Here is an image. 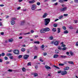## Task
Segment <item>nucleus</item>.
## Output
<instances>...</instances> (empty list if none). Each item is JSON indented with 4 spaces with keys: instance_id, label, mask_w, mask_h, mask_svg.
I'll use <instances>...</instances> for the list:
<instances>
[{
    "instance_id": "1",
    "label": "nucleus",
    "mask_w": 78,
    "mask_h": 78,
    "mask_svg": "<svg viewBox=\"0 0 78 78\" xmlns=\"http://www.w3.org/2000/svg\"><path fill=\"white\" fill-rule=\"evenodd\" d=\"M44 23L45 25H47L50 23V19L46 18L44 19Z\"/></svg>"
},
{
    "instance_id": "2",
    "label": "nucleus",
    "mask_w": 78,
    "mask_h": 78,
    "mask_svg": "<svg viewBox=\"0 0 78 78\" xmlns=\"http://www.w3.org/2000/svg\"><path fill=\"white\" fill-rule=\"evenodd\" d=\"M36 8H37V5H36L34 4L32 5L31 9L32 10H35Z\"/></svg>"
},
{
    "instance_id": "3",
    "label": "nucleus",
    "mask_w": 78,
    "mask_h": 78,
    "mask_svg": "<svg viewBox=\"0 0 78 78\" xmlns=\"http://www.w3.org/2000/svg\"><path fill=\"white\" fill-rule=\"evenodd\" d=\"M67 8V7L62 8L60 9V11H61V12H64V11H66Z\"/></svg>"
},
{
    "instance_id": "4",
    "label": "nucleus",
    "mask_w": 78,
    "mask_h": 78,
    "mask_svg": "<svg viewBox=\"0 0 78 78\" xmlns=\"http://www.w3.org/2000/svg\"><path fill=\"white\" fill-rule=\"evenodd\" d=\"M13 52L14 53H15V54H16V55H18L19 53V51L17 50H15L13 51Z\"/></svg>"
},
{
    "instance_id": "5",
    "label": "nucleus",
    "mask_w": 78,
    "mask_h": 78,
    "mask_svg": "<svg viewBox=\"0 0 78 78\" xmlns=\"http://www.w3.org/2000/svg\"><path fill=\"white\" fill-rule=\"evenodd\" d=\"M29 57V55H24L23 56V59H26V60Z\"/></svg>"
},
{
    "instance_id": "6",
    "label": "nucleus",
    "mask_w": 78,
    "mask_h": 78,
    "mask_svg": "<svg viewBox=\"0 0 78 78\" xmlns=\"http://www.w3.org/2000/svg\"><path fill=\"white\" fill-rule=\"evenodd\" d=\"M40 33H45V29L44 28H43L40 30Z\"/></svg>"
},
{
    "instance_id": "7",
    "label": "nucleus",
    "mask_w": 78,
    "mask_h": 78,
    "mask_svg": "<svg viewBox=\"0 0 78 78\" xmlns=\"http://www.w3.org/2000/svg\"><path fill=\"white\" fill-rule=\"evenodd\" d=\"M67 71H62L61 72V74H62V75H66V74H67Z\"/></svg>"
},
{
    "instance_id": "8",
    "label": "nucleus",
    "mask_w": 78,
    "mask_h": 78,
    "mask_svg": "<svg viewBox=\"0 0 78 78\" xmlns=\"http://www.w3.org/2000/svg\"><path fill=\"white\" fill-rule=\"evenodd\" d=\"M48 16V14L47 13H45L42 16L43 18H45Z\"/></svg>"
},
{
    "instance_id": "9",
    "label": "nucleus",
    "mask_w": 78,
    "mask_h": 78,
    "mask_svg": "<svg viewBox=\"0 0 78 78\" xmlns=\"http://www.w3.org/2000/svg\"><path fill=\"white\" fill-rule=\"evenodd\" d=\"M44 30L45 31V32H47V31H50V28L48 27H47L46 28H44Z\"/></svg>"
},
{
    "instance_id": "10",
    "label": "nucleus",
    "mask_w": 78,
    "mask_h": 78,
    "mask_svg": "<svg viewBox=\"0 0 78 78\" xmlns=\"http://www.w3.org/2000/svg\"><path fill=\"white\" fill-rule=\"evenodd\" d=\"M68 0H59V2L60 3H63L64 2H67Z\"/></svg>"
},
{
    "instance_id": "11",
    "label": "nucleus",
    "mask_w": 78,
    "mask_h": 78,
    "mask_svg": "<svg viewBox=\"0 0 78 78\" xmlns=\"http://www.w3.org/2000/svg\"><path fill=\"white\" fill-rule=\"evenodd\" d=\"M58 44H59V43H58V41H55L54 42V45L56 46H58Z\"/></svg>"
},
{
    "instance_id": "12",
    "label": "nucleus",
    "mask_w": 78,
    "mask_h": 78,
    "mask_svg": "<svg viewBox=\"0 0 78 78\" xmlns=\"http://www.w3.org/2000/svg\"><path fill=\"white\" fill-rule=\"evenodd\" d=\"M58 56L59 55H58L55 54L53 56V58H57Z\"/></svg>"
},
{
    "instance_id": "13",
    "label": "nucleus",
    "mask_w": 78,
    "mask_h": 78,
    "mask_svg": "<svg viewBox=\"0 0 78 78\" xmlns=\"http://www.w3.org/2000/svg\"><path fill=\"white\" fill-rule=\"evenodd\" d=\"M15 23H16V22L14 20H12L11 22V23L12 25H14L15 24Z\"/></svg>"
},
{
    "instance_id": "14",
    "label": "nucleus",
    "mask_w": 78,
    "mask_h": 78,
    "mask_svg": "<svg viewBox=\"0 0 78 78\" xmlns=\"http://www.w3.org/2000/svg\"><path fill=\"white\" fill-rule=\"evenodd\" d=\"M35 2V0H32L31 1H30L29 2V3H34Z\"/></svg>"
},
{
    "instance_id": "15",
    "label": "nucleus",
    "mask_w": 78,
    "mask_h": 78,
    "mask_svg": "<svg viewBox=\"0 0 78 78\" xmlns=\"http://www.w3.org/2000/svg\"><path fill=\"white\" fill-rule=\"evenodd\" d=\"M61 32V29L59 28H57V33H59Z\"/></svg>"
},
{
    "instance_id": "16",
    "label": "nucleus",
    "mask_w": 78,
    "mask_h": 78,
    "mask_svg": "<svg viewBox=\"0 0 78 78\" xmlns=\"http://www.w3.org/2000/svg\"><path fill=\"white\" fill-rule=\"evenodd\" d=\"M57 48L58 49V50H62V47H61V46H58V47Z\"/></svg>"
},
{
    "instance_id": "17",
    "label": "nucleus",
    "mask_w": 78,
    "mask_h": 78,
    "mask_svg": "<svg viewBox=\"0 0 78 78\" xmlns=\"http://www.w3.org/2000/svg\"><path fill=\"white\" fill-rule=\"evenodd\" d=\"M55 54H58V53H59V50H55Z\"/></svg>"
},
{
    "instance_id": "18",
    "label": "nucleus",
    "mask_w": 78,
    "mask_h": 78,
    "mask_svg": "<svg viewBox=\"0 0 78 78\" xmlns=\"http://www.w3.org/2000/svg\"><path fill=\"white\" fill-rule=\"evenodd\" d=\"M44 67L46 69H51V68L49 66H44Z\"/></svg>"
},
{
    "instance_id": "19",
    "label": "nucleus",
    "mask_w": 78,
    "mask_h": 78,
    "mask_svg": "<svg viewBox=\"0 0 78 78\" xmlns=\"http://www.w3.org/2000/svg\"><path fill=\"white\" fill-rule=\"evenodd\" d=\"M60 57L62 58H67V56L61 55L60 56Z\"/></svg>"
},
{
    "instance_id": "20",
    "label": "nucleus",
    "mask_w": 78,
    "mask_h": 78,
    "mask_svg": "<svg viewBox=\"0 0 78 78\" xmlns=\"http://www.w3.org/2000/svg\"><path fill=\"white\" fill-rule=\"evenodd\" d=\"M25 50H26V49L24 48H22L21 49V51H23V52H24V51H25Z\"/></svg>"
},
{
    "instance_id": "21",
    "label": "nucleus",
    "mask_w": 78,
    "mask_h": 78,
    "mask_svg": "<svg viewBox=\"0 0 78 78\" xmlns=\"http://www.w3.org/2000/svg\"><path fill=\"white\" fill-rule=\"evenodd\" d=\"M35 44H39L40 42L39 41H35L34 42Z\"/></svg>"
},
{
    "instance_id": "22",
    "label": "nucleus",
    "mask_w": 78,
    "mask_h": 78,
    "mask_svg": "<svg viewBox=\"0 0 78 78\" xmlns=\"http://www.w3.org/2000/svg\"><path fill=\"white\" fill-rule=\"evenodd\" d=\"M68 63L69 64H74V63H73V62L72 61H70L68 62Z\"/></svg>"
},
{
    "instance_id": "23",
    "label": "nucleus",
    "mask_w": 78,
    "mask_h": 78,
    "mask_svg": "<svg viewBox=\"0 0 78 78\" xmlns=\"http://www.w3.org/2000/svg\"><path fill=\"white\" fill-rule=\"evenodd\" d=\"M22 70L23 72H26V69L24 67H23L22 69Z\"/></svg>"
},
{
    "instance_id": "24",
    "label": "nucleus",
    "mask_w": 78,
    "mask_h": 78,
    "mask_svg": "<svg viewBox=\"0 0 78 78\" xmlns=\"http://www.w3.org/2000/svg\"><path fill=\"white\" fill-rule=\"evenodd\" d=\"M52 30L53 31H54V32H56V29L55 28H53L52 29Z\"/></svg>"
},
{
    "instance_id": "25",
    "label": "nucleus",
    "mask_w": 78,
    "mask_h": 78,
    "mask_svg": "<svg viewBox=\"0 0 78 78\" xmlns=\"http://www.w3.org/2000/svg\"><path fill=\"white\" fill-rule=\"evenodd\" d=\"M68 33H69V32L67 30H65L64 31V33H65V34H67Z\"/></svg>"
},
{
    "instance_id": "26",
    "label": "nucleus",
    "mask_w": 78,
    "mask_h": 78,
    "mask_svg": "<svg viewBox=\"0 0 78 78\" xmlns=\"http://www.w3.org/2000/svg\"><path fill=\"white\" fill-rule=\"evenodd\" d=\"M9 42H12L13 41V39L12 38H11L9 40Z\"/></svg>"
},
{
    "instance_id": "27",
    "label": "nucleus",
    "mask_w": 78,
    "mask_h": 78,
    "mask_svg": "<svg viewBox=\"0 0 78 78\" xmlns=\"http://www.w3.org/2000/svg\"><path fill=\"white\" fill-rule=\"evenodd\" d=\"M53 66H54V67H55L56 69H60L59 68V67H58V66H55V65H54Z\"/></svg>"
},
{
    "instance_id": "28",
    "label": "nucleus",
    "mask_w": 78,
    "mask_h": 78,
    "mask_svg": "<svg viewBox=\"0 0 78 78\" xmlns=\"http://www.w3.org/2000/svg\"><path fill=\"white\" fill-rule=\"evenodd\" d=\"M49 38L50 40H53V37L52 36L49 37Z\"/></svg>"
},
{
    "instance_id": "29",
    "label": "nucleus",
    "mask_w": 78,
    "mask_h": 78,
    "mask_svg": "<svg viewBox=\"0 0 78 78\" xmlns=\"http://www.w3.org/2000/svg\"><path fill=\"white\" fill-rule=\"evenodd\" d=\"M63 17V16H59L58 19L59 20H60L61 19H62V18Z\"/></svg>"
},
{
    "instance_id": "30",
    "label": "nucleus",
    "mask_w": 78,
    "mask_h": 78,
    "mask_svg": "<svg viewBox=\"0 0 78 78\" xmlns=\"http://www.w3.org/2000/svg\"><path fill=\"white\" fill-rule=\"evenodd\" d=\"M67 49V48L66 47H64V48H62V50L63 51H64V50H66Z\"/></svg>"
},
{
    "instance_id": "31",
    "label": "nucleus",
    "mask_w": 78,
    "mask_h": 78,
    "mask_svg": "<svg viewBox=\"0 0 78 78\" xmlns=\"http://www.w3.org/2000/svg\"><path fill=\"white\" fill-rule=\"evenodd\" d=\"M25 22L24 21H23L22 22H21V25H24V23H25Z\"/></svg>"
},
{
    "instance_id": "32",
    "label": "nucleus",
    "mask_w": 78,
    "mask_h": 78,
    "mask_svg": "<svg viewBox=\"0 0 78 78\" xmlns=\"http://www.w3.org/2000/svg\"><path fill=\"white\" fill-rule=\"evenodd\" d=\"M34 76H35V77H36V76H38V75L36 73H35L34 74Z\"/></svg>"
},
{
    "instance_id": "33",
    "label": "nucleus",
    "mask_w": 78,
    "mask_h": 78,
    "mask_svg": "<svg viewBox=\"0 0 78 78\" xmlns=\"http://www.w3.org/2000/svg\"><path fill=\"white\" fill-rule=\"evenodd\" d=\"M53 27H57V26H58V24H54L53 25Z\"/></svg>"
},
{
    "instance_id": "34",
    "label": "nucleus",
    "mask_w": 78,
    "mask_h": 78,
    "mask_svg": "<svg viewBox=\"0 0 78 78\" xmlns=\"http://www.w3.org/2000/svg\"><path fill=\"white\" fill-rule=\"evenodd\" d=\"M41 48H44V47H45V45H44L43 44L41 45Z\"/></svg>"
},
{
    "instance_id": "35",
    "label": "nucleus",
    "mask_w": 78,
    "mask_h": 78,
    "mask_svg": "<svg viewBox=\"0 0 78 78\" xmlns=\"http://www.w3.org/2000/svg\"><path fill=\"white\" fill-rule=\"evenodd\" d=\"M64 65V64L63 63H61L59 64V66H63Z\"/></svg>"
},
{
    "instance_id": "36",
    "label": "nucleus",
    "mask_w": 78,
    "mask_h": 78,
    "mask_svg": "<svg viewBox=\"0 0 78 78\" xmlns=\"http://www.w3.org/2000/svg\"><path fill=\"white\" fill-rule=\"evenodd\" d=\"M69 67H66L65 68V70H69Z\"/></svg>"
},
{
    "instance_id": "37",
    "label": "nucleus",
    "mask_w": 78,
    "mask_h": 78,
    "mask_svg": "<svg viewBox=\"0 0 78 78\" xmlns=\"http://www.w3.org/2000/svg\"><path fill=\"white\" fill-rule=\"evenodd\" d=\"M7 56H12V54H11L10 53H7Z\"/></svg>"
},
{
    "instance_id": "38",
    "label": "nucleus",
    "mask_w": 78,
    "mask_h": 78,
    "mask_svg": "<svg viewBox=\"0 0 78 78\" xmlns=\"http://www.w3.org/2000/svg\"><path fill=\"white\" fill-rule=\"evenodd\" d=\"M5 53L3 52L1 54V56H5Z\"/></svg>"
},
{
    "instance_id": "39",
    "label": "nucleus",
    "mask_w": 78,
    "mask_h": 78,
    "mask_svg": "<svg viewBox=\"0 0 78 78\" xmlns=\"http://www.w3.org/2000/svg\"><path fill=\"white\" fill-rule=\"evenodd\" d=\"M30 34V32H28L27 33H24V34H23V35L24 36H25L26 34Z\"/></svg>"
},
{
    "instance_id": "40",
    "label": "nucleus",
    "mask_w": 78,
    "mask_h": 78,
    "mask_svg": "<svg viewBox=\"0 0 78 78\" xmlns=\"http://www.w3.org/2000/svg\"><path fill=\"white\" fill-rule=\"evenodd\" d=\"M22 57V55H20L18 56V59H20V58H21Z\"/></svg>"
},
{
    "instance_id": "41",
    "label": "nucleus",
    "mask_w": 78,
    "mask_h": 78,
    "mask_svg": "<svg viewBox=\"0 0 78 78\" xmlns=\"http://www.w3.org/2000/svg\"><path fill=\"white\" fill-rule=\"evenodd\" d=\"M31 62H29L27 64V66H31Z\"/></svg>"
},
{
    "instance_id": "42",
    "label": "nucleus",
    "mask_w": 78,
    "mask_h": 78,
    "mask_svg": "<svg viewBox=\"0 0 78 78\" xmlns=\"http://www.w3.org/2000/svg\"><path fill=\"white\" fill-rule=\"evenodd\" d=\"M8 72H12V69H9L8 70H7Z\"/></svg>"
},
{
    "instance_id": "43",
    "label": "nucleus",
    "mask_w": 78,
    "mask_h": 78,
    "mask_svg": "<svg viewBox=\"0 0 78 78\" xmlns=\"http://www.w3.org/2000/svg\"><path fill=\"white\" fill-rule=\"evenodd\" d=\"M9 58H10V59H13V56H10Z\"/></svg>"
},
{
    "instance_id": "44",
    "label": "nucleus",
    "mask_w": 78,
    "mask_h": 78,
    "mask_svg": "<svg viewBox=\"0 0 78 78\" xmlns=\"http://www.w3.org/2000/svg\"><path fill=\"white\" fill-rule=\"evenodd\" d=\"M63 29L64 30H66V27L65 26H63Z\"/></svg>"
},
{
    "instance_id": "45",
    "label": "nucleus",
    "mask_w": 78,
    "mask_h": 78,
    "mask_svg": "<svg viewBox=\"0 0 78 78\" xmlns=\"http://www.w3.org/2000/svg\"><path fill=\"white\" fill-rule=\"evenodd\" d=\"M37 58V55L35 56H34V59H36V58Z\"/></svg>"
},
{
    "instance_id": "46",
    "label": "nucleus",
    "mask_w": 78,
    "mask_h": 78,
    "mask_svg": "<svg viewBox=\"0 0 78 78\" xmlns=\"http://www.w3.org/2000/svg\"><path fill=\"white\" fill-rule=\"evenodd\" d=\"M35 67L36 69H37L38 68V66H37V65H36L35 66Z\"/></svg>"
},
{
    "instance_id": "47",
    "label": "nucleus",
    "mask_w": 78,
    "mask_h": 78,
    "mask_svg": "<svg viewBox=\"0 0 78 78\" xmlns=\"http://www.w3.org/2000/svg\"><path fill=\"white\" fill-rule=\"evenodd\" d=\"M66 45H64V44H63L62 45L61 47H66Z\"/></svg>"
},
{
    "instance_id": "48",
    "label": "nucleus",
    "mask_w": 78,
    "mask_h": 78,
    "mask_svg": "<svg viewBox=\"0 0 78 78\" xmlns=\"http://www.w3.org/2000/svg\"><path fill=\"white\" fill-rule=\"evenodd\" d=\"M12 20H16V18H12Z\"/></svg>"
},
{
    "instance_id": "49",
    "label": "nucleus",
    "mask_w": 78,
    "mask_h": 78,
    "mask_svg": "<svg viewBox=\"0 0 78 78\" xmlns=\"http://www.w3.org/2000/svg\"><path fill=\"white\" fill-rule=\"evenodd\" d=\"M55 42L54 41H52L51 42V44H54Z\"/></svg>"
},
{
    "instance_id": "50",
    "label": "nucleus",
    "mask_w": 78,
    "mask_h": 78,
    "mask_svg": "<svg viewBox=\"0 0 78 78\" xmlns=\"http://www.w3.org/2000/svg\"><path fill=\"white\" fill-rule=\"evenodd\" d=\"M37 5H40L41 3L39 2H38L37 3Z\"/></svg>"
},
{
    "instance_id": "51",
    "label": "nucleus",
    "mask_w": 78,
    "mask_h": 78,
    "mask_svg": "<svg viewBox=\"0 0 78 78\" xmlns=\"http://www.w3.org/2000/svg\"><path fill=\"white\" fill-rule=\"evenodd\" d=\"M74 2L75 3H78V0H75Z\"/></svg>"
},
{
    "instance_id": "52",
    "label": "nucleus",
    "mask_w": 78,
    "mask_h": 78,
    "mask_svg": "<svg viewBox=\"0 0 78 78\" xmlns=\"http://www.w3.org/2000/svg\"><path fill=\"white\" fill-rule=\"evenodd\" d=\"M47 55V53H44V56H46Z\"/></svg>"
},
{
    "instance_id": "53",
    "label": "nucleus",
    "mask_w": 78,
    "mask_h": 78,
    "mask_svg": "<svg viewBox=\"0 0 78 78\" xmlns=\"http://www.w3.org/2000/svg\"><path fill=\"white\" fill-rule=\"evenodd\" d=\"M64 16H68V14H64L63 15Z\"/></svg>"
},
{
    "instance_id": "54",
    "label": "nucleus",
    "mask_w": 78,
    "mask_h": 78,
    "mask_svg": "<svg viewBox=\"0 0 78 78\" xmlns=\"http://www.w3.org/2000/svg\"><path fill=\"white\" fill-rule=\"evenodd\" d=\"M4 58H5V60H7V59H8V57L6 56H5L4 57Z\"/></svg>"
},
{
    "instance_id": "55",
    "label": "nucleus",
    "mask_w": 78,
    "mask_h": 78,
    "mask_svg": "<svg viewBox=\"0 0 78 78\" xmlns=\"http://www.w3.org/2000/svg\"><path fill=\"white\" fill-rule=\"evenodd\" d=\"M3 62V59L0 58V62Z\"/></svg>"
},
{
    "instance_id": "56",
    "label": "nucleus",
    "mask_w": 78,
    "mask_h": 78,
    "mask_svg": "<svg viewBox=\"0 0 78 78\" xmlns=\"http://www.w3.org/2000/svg\"><path fill=\"white\" fill-rule=\"evenodd\" d=\"M5 5L3 4H1L0 5V6L1 7H2L3 6H4Z\"/></svg>"
},
{
    "instance_id": "57",
    "label": "nucleus",
    "mask_w": 78,
    "mask_h": 78,
    "mask_svg": "<svg viewBox=\"0 0 78 78\" xmlns=\"http://www.w3.org/2000/svg\"><path fill=\"white\" fill-rule=\"evenodd\" d=\"M76 45L77 46H78V41L76 42Z\"/></svg>"
},
{
    "instance_id": "58",
    "label": "nucleus",
    "mask_w": 78,
    "mask_h": 78,
    "mask_svg": "<svg viewBox=\"0 0 78 78\" xmlns=\"http://www.w3.org/2000/svg\"><path fill=\"white\" fill-rule=\"evenodd\" d=\"M61 72V71L60 70L59 71H58L57 73H60Z\"/></svg>"
},
{
    "instance_id": "59",
    "label": "nucleus",
    "mask_w": 78,
    "mask_h": 78,
    "mask_svg": "<svg viewBox=\"0 0 78 78\" xmlns=\"http://www.w3.org/2000/svg\"><path fill=\"white\" fill-rule=\"evenodd\" d=\"M74 23H78V21L77 20H75L74 21Z\"/></svg>"
},
{
    "instance_id": "60",
    "label": "nucleus",
    "mask_w": 78,
    "mask_h": 78,
    "mask_svg": "<svg viewBox=\"0 0 78 78\" xmlns=\"http://www.w3.org/2000/svg\"><path fill=\"white\" fill-rule=\"evenodd\" d=\"M58 5V2H56L54 4V5L55 6H56V5Z\"/></svg>"
},
{
    "instance_id": "61",
    "label": "nucleus",
    "mask_w": 78,
    "mask_h": 78,
    "mask_svg": "<svg viewBox=\"0 0 78 78\" xmlns=\"http://www.w3.org/2000/svg\"><path fill=\"white\" fill-rule=\"evenodd\" d=\"M20 8H21V7H18L17 9L19 10V9H20Z\"/></svg>"
},
{
    "instance_id": "62",
    "label": "nucleus",
    "mask_w": 78,
    "mask_h": 78,
    "mask_svg": "<svg viewBox=\"0 0 78 78\" xmlns=\"http://www.w3.org/2000/svg\"><path fill=\"white\" fill-rule=\"evenodd\" d=\"M40 61H41V62H44V60H43L42 59H40Z\"/></svg>"
},
{
    "instance_id": "63",
    "label": "nucleus",
    "mask_w": 78,
    "mask_h": 78,
    "mask_svg": "<svg viewBox=\"0 0 78 78\" xmlns=\"http://www.w3.org/2000/svg\"><path fill=\"white\" fill-rule=\"evenodd\" d=\"M19 38L20 39H21L22 38V36L20 37Z\"/></svg>"
},
{
    "instance_id": "64",
    "label": "nucleus",
    "mask_w": 78,
    "mask_h": 78,
    "mask_svg": "<svg viewBox=\"0 0 78 78\" xmlns=\"http://www.w3.org/2000/svg\"><path fill=\"white\" fill-rule=\"evenodd\" d=\"M70 29H73V27H69Z\"/></svg>"
}]
</instances>
